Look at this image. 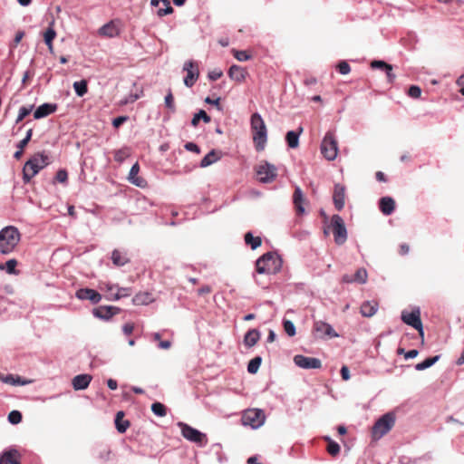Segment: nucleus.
<instances>
[{"instance_id": "79ce46f5", "label": "nucleus", "mask_w": 464, "mask_h": 464, "mask_svg": "<svg viewBox=\"0 0 464 464\" xmlns=\"http://www.w3.org/2000/svg\"><path fill=\"white\" fill-rule=\"evenodd\" d=\"M371 67L372 69L382 70V71H392L393 67L392 64L387 63L382 60H374L371 63Z\"/></svg>"}, {"instance_id": "864d4df0", "label": "nucleus", "mask_w": 464, "mask_h": 464, "mask_svg": "<svg viewBox=\"0 0 464 464\" xmlns=\"http://www.w3.org/2000/svg\"><path fill=\"white\" fill-rule=\"evenodd\" d=\"M337 70L341 74L346 75L351 72V67L346 61H341L337 64Z\"/></svg>"}, {"instance_id": "c9c22d12", "label": "nucleus", "mask_w": 464, "mask_h": 464, "mask_svg": "<svg viewBox=\"0 0 464 464\" xmlns=\"http://www.w3.org/2000/svg\"><path fill=\"white\" fill-rule=\"evenodd\" d=\"M245 243L250 246L251 249L255 250L262 244V239L260 237H254L251 232H247L244 237Z\"/></svg>"}, {"instance_id": "bf43d9fd", "label": "nucleus", "mask_w": 464, "mask_h": 464, "mask_svg": "<svg viewBox=\"0 0 464 464\" xmlns=\"http://www.w3.org/2000/svg\"><path fill=\"white\" fill-rule=\"evenodd\" d=\"M223 75V72L219 69L212 70L208 72V77L210 81H217Z\"/></svg>"}, {"instance_id": "cd10ccee", "label": "nucleus", "mask_w": 464, "mask_h": 464, "mask_svg": "<svg viewBox=\"0 0 464 464\" xmlns=\"http://www.w3.org/2000/svg\"><path fill=\"white\" fill-rule=\"evenodd\" d=\"M56 37V32L53 28V22H52L46 31L44 33V40L45 44L48 47V50L51 53H53V41Z\"/></svg>"}, {"instance_id": "09e8293b", "label": "nucleus", "mask_w": 464, "mask_h": 464, "mask_svg": "<svg viewBox=\"0 0 464 464\" xmlns=\"http://www.w3.org/2000/svg\"><path fill=\"white\" fill-rule=\"evenodd\" d=\"M165 106L172 112L174 113L176 111V107L174 103V98L172 95L171 91L169 90L165 96Z\"/></svg>"}, {"instance_id": "dca6fc26", "label": "nucleus", "mask_w": 464, "mask_h": 464, "mask_svg": "<svg viewBox=\"0 0 464 464\" xmlns=\"http://www.w3.org/2000/svg\"><path fill=\"white\" fill-rule=\"evenodd\" d=\"M120 312V308L116 306H99L97 308H94L92 310L93 316L102 319V320H109L111 319L114 314H118Z\"/></svg>"}, {"instance_id": "680f3d73", "label": "nucleus", "mask_w": 464, "mask_h": 464, "mask_svg": "<svg viewBox=\"0 0 464 464\" xmlns=\"http://www.w3.org/2000/svg\"><path fill=\"white\" fill-rule=\"evenodd\" d=\"M128 116H119L112 121V125L114 128H119L121 125H122L124 122L128 121Z\"/></svg>"}, {"instance_id": "c756f323", "label": "nucleus", "mask_w": 464, "mask_h": 464, "mask_svg": "<svg viewBox=\"0 0 464 464\" xmlns=\"http://www.w3.org/2000/svg\"><path fill=\"white\" fill-rule=\"evenodd\" d=\"M18 452L15 450L4 452L0 456V464H21L17 459Z\"/></svg>"}, {"instance_id": "6ab92c4d", "label": "nucleus", "mask_w": 464, "mask_h": 464, "mask_svg": "<svg viewBox=\"0 0 464 464\" xmlns=\"http://www.w3.org/2000/svg\"><path fill=\"white\" fill-rule=\"evenodd\" d=\"M344 199H345V188L343 186L340 184H336L334 186V192L333 196V200L334 207L337 210H342L344 207Z\"/></svg>"}, {"instance_id": "4be33fe9", "label": "nucleus", "mask_w": 464, "mask_h": 464, "mask_svg": "<svg viewBox=\"0 0 464 464\" xmlns=\"http://www.w3.org/2000/svg\"><path fill=\"white\" fill-rule=\"evenodd\" d=\"M150 5L152 6L159 7L157 11V14L159 16L169 14L173 12V8L171 7L169 0H150Z\"/></svg>"}, {"instance_id": "c03bdc74", "label": "nucleus", "mask_w": 464, "mask_h": 464, "mask_svg": "<svg viewBox=\"0 0 464 464\" xmlns=\"http://www.w3.org/2000/svg\"><path fill=\"white\" fill-rule=\"evenodd\" d=\"M325 440L328 441L327 451L332 456H336L340 452V446L337 442L332 440L329 437H326Z\"/></svg>"}, {"instance_id": "4d7b16f0", "label": "nucleus", "mask_w": 464, "mask_h": 464, "mask_svg": "<svg viewBox=\"0 0 464 464\" xmlns=\"http://www.w3.org/2000/svg\"><path fill=\"white\" fill-rule=\"evenodd\" d=\"M408 94L409 96H411V98H414V99H417L420 96L421 94V90L419 86L417 85H411L410 88H409V91H408Z\"/></svg>"}, {"instance_id": "412c9836", "label": "nucleus", "mask_w": 464, "mask_h": 464, "mask_svg": "<svg viewBox=\"0 0 464 464\" xmlns=\"http://www.w3.org/2000/svg\"><path fill=\"white\" fill-rule=\"evenodd\" d=\"M92 379V376L86 373L76 375L72 381V387L75 391L85 390L89 386Z\"/></svg>"}, {"instance_id": "b1692460", "label": "nucleus", "mask_w": 464, "mask_h": 464, "mask_svg": "<svg viewBox=\"0 0 464 464\" xmlns=\"http://www.w3.org/2000/svg\"><path fill=\"white\" fill-rule=\"evenodd\" d=\"M293 202H294L295 208L296 209V212L300 215L304 214V197L303 191L300 188V187H295V192L293 195Z\"/></svg>"}, {"instance_id": "5701e85b", "label": "nucleus", "mask_w": 464, "mask_h": 464, "mask_svg": "<svg viewBox=\"0 0 464 464\" xmlns=\"http://www.w3.org/2000/svg\"><path fill=\"white\" fill-rule=\"evenodd\" d=\"M99 33L104 36L115 37L120 34V28L114 21H111L102 25L100 28Z\"/></svg>"}, {"instance_id": "338daca9", "label": "nucleus", "mask_w": 464, "mask_h": 464, "mask_svg": "<svg viewBox=\"0 0 464 464\" xmlns=\"http://www.w3.org/2000/svg\"><path fill=\"white\" fill-rule=\"evenodd\" d=\"M341 376L344 381H348L350 379V371L347 366L343 365L341 368Z\"/></svg>"}, {"instance_id": "bb28decb", "label": "nucleus", "mask_w": 464, "mask_h": 464, "mask_svg": "<svg viewBox=\"0 0 464 464\" xmlns=\"http://www.w3.org/2000/svg\"><path fill=\"white\" fill-rule=\"evenodd\" d=\"M260 339V332L256 329H251L246 332V334L244 336V344L245 346L251 348Z\"/></svg>"}, {"instance_id": "603ef678", "label": "nucleus", "mask_w": 464, "mask_h": 464, "mask_svg": "<svg viewBox=\"0 0 464 464\" xmlns=\"http://www.w3.org/2000/svg\"><path fill=\"white\" fill-rule=\"evenodd\" d=\"M130 295V288L121 287L118 289V292L113 295V297L109 298L110 300H119L121 297L129 296Z\"/></svg>"}, {"instance_id": "8fccbe9b", "label": "nucleus", "mask_w": 464, "mask_h": 464, "mask_svg": "<svg viewBox=\"0 0 464 464\" xmlns=\"http://www.w3.org/2000/svg\"><path fill=\"white\" fill-rule=\"evenodd\" d=\"M8 421L11 424H18L22 421V413L19 411L14 410L8 414Z\"/></svg>"}, {"instance_id": "aec40b11", "label": "nucleus", "mask_w": 464, "mask_h": 464, "mask_svg": "<svg viewBox=\"0 0 464 464\" xmlns=\"http://www.w3.org/2000/svg\"><path fill=\"white\" fill-rule=\"evenodd\" d=\"M0 381L13 386H24L32 382L31 380L24 379L19 375L14 374L0 375Z\"/></svg>"}, {"instance_id": "2f4dec72", "label": "nucleus", "mask_w": 464, "mask_h": 464, "mask_svg": "<svg viewBox=\"0 0 464 464\" xmlns=\"http://www.w3.org/2000/svg\"><path fill=\"white\" fill-rule=\"evenodd\" d=\"M228 76L232 80H234V81H236L237 82H243L245 80V77H246L243 69L240 66L236 65V64L232 65L229 68V70H228Z\"/></svg>"}, {"instance_id": "f03ea898", "label": "nucleus", "mask_w": 464, "mask_h": 464, "mask_svg": "<svg viewBox=\"0 0 464 464\" xmlns=\"http://www.w3.org/2000/svg\"><path fill=\"white\" fill-rule=\"evenodd\" d=\"M21 238L19 230L13 226H7L0 230V253L8 255L14 251Z\"/></svg>"}, {"instance_id": "774afa93", "label": "nucleus", "mask_w": 464, "mask_h": 464, "mask_svg": "<svg viewBox=\"0 0 464 464\" xmlns=\"http://www.w3.org/2000/svg\"><path fill=\"white\" fill-rule=\"evenodd\" d=\"M133 324L130 323H127L122 326V331L126 335H130L133 332Z\"/></svg>"}, {"instance_id": "0eeeda50", "label": "nucleus", "mask_w": 464, "mask_h": 464, "mask_svg": "<svg viewBox=\"0 0 464 464\" xmlns=\"http://www.w3.org/2000/svg\"><path fill=\"white\" fill-rule=\"evenodd\" d=\"M321 152L329 161L336 159L338 153V143L332 131H327L321 143Z\"/></svg>"}, {"instance_id": "9b49d317", "label": "nucleus", "mask_w": 464, "mask_h": 464, "mask_svg": "<svg viewBox=\"0 0 464 464\" xmlns=\"http://www.w3.org/2000/svg\"><path fill=\"white\" fill-rule=\"evenodd\" d=\"M183 71L187 72L184 78V84L190 88L199 77L198 63L192 60L185 62Z\"/></svg>"}, {"instance_id": "052dcab7", "label": "nucleus", "mask_w": 464, "mask_h": 464, "mask_svg": "<svg viewBox=\"0 0 464 464\" xmlns=\"http://www.w3.org/2000/svg\"><path fill=\"white\" fill-rule=\"evenodd\" d=\"M68 179V174L65 169H59L56 173V180L58 182H65Z\"/></svg>"}, {"instance_id": "a878e982", "label": "nucleus", "mask_w": 464, "mask_h": 464, "mask_svg": "<svg viewBox=\"0 0 464 464\" xmlns=\"http://www.w3.org/2000/svg\"><path fill=\"white\" fill-rule=\"evenodd\" d=\"M378 304L375 301H365L361 305V314L364 317H371L376 314Z\"/></svg>"}, {"instance_id": "f8f14e48", "label": "nucleus", "mask_w": 464, "mask_h": 464, "mask_svg": "<svg viewBox=\"0 0 464 464\" xmlns=\"http://www.w3.org/2000/svg\"><path fill=\"white\" fill-rule=\"evenodd\" d=\"M256 174L259 181L262 183H270L274 181L277 176V169L275 165L265 162L258 166Z\"/></svg>"}, {"instance_id": "4468645a", "label": "nucleus", "mask_w": 464, "mask_h": 464, "mask_svg": "<svg viewBox=\"0 0 464 464\" xmlns=\"http://www.w3.org/2000/svg\"><path fill=\"white\" fill-rule=\"evenodd\" d=\"M295 365L302 369H319L322 367V362L314 357H307L302 354H297L294 357Z\"/></svg>"}, {"instance_id": "69168bd1", "label": "nucleus", "mask_w": 464, "mask_h": 464, "mask_svg": "<svg viewBox=\"0 0 464 464\" xmlns=\"http://www.w3.org/2000/svg\"><path fill=\"white\" fill-rule=\"evenodd\" d=\"M219 101H220V98H217L215 100L211 99L210 97H207L205 99V102L208 103V104H213L215 106H217V108L219 110V111H222V107L220 106L219 104Z\"/></svg>"}, {"instance_id": "37998d69", "label": "nucleus", "mask_w": 464, "mask_h": 464, "mask_svg": "<svg viewBox=\"0 0 464 464\" xmlns=\"http://www.w3.org/2000/svg\"><path fill=\"white\" fill-rule=\"evenodd\" d=\"M34 110V105L29 106H22L19 109L17 118L15 120V123H19L22 121L27 115H29Z\"/></svg>"}, {"instance_id": "de8ad7c7", "label": "nucleus", "mask_w": 464, "mask_h": 464, "mask_svg": "<svg viewBox=\"0 0 464 464\" xmlns=\"http://www.w3.org/2000/svg\"><path fill=\"white\" fill-rule=\"evenodd\" d=\"M17 265V261L15 259H9L6 261L5 265H0V269L5 268L7 274L14 275L16 274L15 266Z\"/></svg>"}, {"instance_id": "49530a36", "label": "nucleus", "mask_w": 464, "mask_h": 464, "mask_svg": "<svg viewBox=\"0 0 464 464\" xmlns=\"http://www.w3.org/2000/svg\"><path fill=\"white\" fill-rule=\"evenodd\" d=\"M151 411L152 412L160 417H163L167 414L166 407L160 402H154L151 405Z\"/></svg>"}, {"instance_id": "0e129e2a", "label": "nucleus", "mask_w": 464, "mask_h": 464, "mask_svg": "<svg viewBox=\"0 0 464 464\" xmlns=\"http://www.w3.org/2000/svg\"><path fill=\"white\" fill-rule=\"evenodd\" d=\"M24 36V31H18L15 34V36L14 38L13 47H16L20 44V42L22 41Z\"/></svg>"}, {"instance_id": "ea45409f", "label": "nucleus", "mask_w": 464, "mask_h": 464, "mask_svg": "<svg viewBox=\"0 0 464 464\" xmlns=\"http://www.w3.org/2000/svg\"><path fill=\"white\" fill-rule=\"evenodd\" d=\"M368 273L365 268L361 267L353 275V283L365 284L367 282Z\"/></svg>"}, {"instance_id": "ddd939ff", "label": "nucleus", "mask_w": 464, "mask_h": 464, "mask_svg": "<svg viewBox=\"0 0 464 464\" xmlns=\"http://www.w3.org/2000/svg\"><path fill=\"white\" fill-rule=\"evenodd\" d=\"M314 335L317 338H324V337H338V334L334 330L331 324L323 322V321H315L314 323L313 327Z\"/></svg>"}, {"instance_id": "473e14b6", "label": "nucleus", "mask_w": 464, "mask_h": 464, "mask_svg": "<svg viewBox=\"0 0 464 464\" xmlns=\"http://www.w3.org/2000/svg\"><path fill=\"white\" fill-rule=\"evenodd\" d=\"M153 301V297L151 294L144 292V293H139L134 295L132 298V303L135 305H145L149 304Z\"/></svg>"}, {"instance_id": "f257e3e1", "label": "nucleus", "mask_w": 464, "mask_h": 464, "mask_svg": "<svg viewBox=\"0 0 464 464\" xmlns=\"http://www.w3.org/2000/svg\"><path fill=\"white\" fill-rule=\"evenodd\" d=\"M50 164V160L44 152H37L34 154L24 164L23 168V180L28 183L39 173L41 169Z\"/></svg>"}, {"instance_id": "39448f33", "label": "nucleus", "mask_w": 464, "mask_h": 464, "mask_svg": "<svg viewBox=\"0 0 464 464\" xmlns=\"http://www.w3.org/2000/svg\"><path fill=\"white\" fill-rule=\"evenodd\" d=\"M395 414L392 411L383 414L379 418L372 429V433L374 439H381L387 434L395 424Z\"/></svg>"}, {"instance_id": "3c124183", "label": "nucleus", "mask_w": 464, "mask_h": 464, "mask_svg": "<svg viewBox=\"0 0 464 464\" xmlns=\"http://www.w3.org/2000/svg\"><path fill=\"white\" fill-rule=\"evenodd\" d=\"M284 330L289 336L295 335V326L294 323L290 320H284L283 322Z\"/></svg>"}, {"instance_id": "13d9d810", "label": "nucleus", "mask_w": 464, "mask_h": 464, "mask_svg": "<svg viewBox=\"0 0 464 464\" xmlns=\"http://www.w3.org/2000/svg\"><path fill=\"white\" fill-rule=\"evenodd\" d=\"M234 56L240 62H246L250 59V55L246 51H236Z\"/></svg>"}, {"instance_id": "f3484780", "label": "nucleus", "mask_w": 464, "mask_h": 464, "mask_svg": "<svg viewBox=\"0 0 464 464\" xmlns=\"http://www.w3.org/2000/svg\"><path fill=\"white\" fill-rule=\"evenodd\" d=\"M56 103H44L40 105L34 112V118L35 120H40L49 116L50 114L55 112L57 111Z\"/></svg>"}, {"instance_id": "a19ab883", "label": "nucleus", "mask_w": 464, "mask_h": 464, "mask_svg": "<svg viewBox=\"0 0 464 464\" xmlns=\"http://www.w3.org/2000/svg\"><path fill=\"white\" fill-rule=\"evenodd\" d=\"M262 362V358L260 356H256L252 360L249 361L247 364V372L251 374H255L257 372Z\"/></svg>"}, {"instance_id": "393cba45", "label": "nucleus", "mask_w": 464, "mask_h": 464, "mask_svg": "<svg viewBox=\"0 0 464 464\" xmlns=\"http://www.w3.org/2000/svg\"><path fill=\"white\" fill-rule=\"evenodd\" d=\"M380 209L381 211L386 215H391L395 208V201L391 197H383L380 199Z\"/></svg>"}, {"instance_id": "6e6552de", "label": "nucleus", "mask_w": 464, "mask_h": 464, "mask_svg": "<svg viewBox=\"0 0 464 464\" xmlns=\"http://www.w3.org/2000/svg\"><path fill=\"white\" fill-rule=\"evenodd\" d=\"M334 242L338 246L343 245L348 237L347 229L343 218L339 215H334L331 219Z\"/></svg>"}, {"instance_id": "4c0bfd02", "label": "nucleus", "mask_w": 464, "mask_h": 464, "mask_svg": "<svg viewBox=\"0 0 464 464\" xmlns=\"http://www.w3.org/2000/svg\"><path fill=\"white\" fill-rule=\"evenodd\" d=\"M200 120H202L206 123H208L211 121L210 117L207 114V112L204 110H200L198 113L194 114L191 120V125L194 127L198 126Z\"/></svg>"}, {"instance_id": "1a4fd4ad", "label": "nucleus", "mask_w": 464, "mask_h": 464, "mask_svg": "<svg viewBox=\"0 0 464 464\" xmlns=\"http://www.w3.org/2000/svg\"><path fill=\"white\" fill-rule=\"evenodd\" d=\"M265 413L260 409L246 410L242 415L243 425L250 426L252 429L260 428L265 423Z\"/></svg>"}, {"instance_id": "72a5a7b5", "label": "nucleus", "mask_w": 464, "mask_h": 464, "mask_svg": "<svg viewBox=\"0 0 464 464\" xmlns=\"http://www.w3.org/2000/svg\"><path fill=\"white\" fill-rule=\"evenodd\" d=\"M111 261L117 266H122L129 262L125 253L121 252L118 249H114L111 253Z\"/></svg>"}, {"instance_id": "c85d7f7f", "label": "nucleus", "mask_w": 464, "mask_h": 464, "mask_svg": "<svg viewBox=\"0 0 464 464\" xmlns=\"http://www.w3.org/2000/svg\"><path fill=\"white\" fill-rule=\"evenodd\" d=\"M302 131H303V129L299 128V130L297 131L289 130L286 133L285 140H286V142H287V145L289 146V148L295 149V148L298 147L299 137H300V134L302 133Z\"/></svg>"}, {"instance_id": "a18cd8bd", "label": "nucleus", "mask_w": 464, "mask_h": 464, "mask_svg": "<svg viewBox=\"0 0 464 464\" xmlns=\"http://www.w3.org/2000/svg\"><path fill=\"white\" fill-rule=\"evenodd\" d=\"M129 156L130 151L128 148H122L114 152V160L120 163L123 162Z\"/></svg>"}, {"instance_id": "7ed1b4c3", "label": "nucleus", "mask_w": 464, "mask_h": 464, "mask_svg": "<svg viewBox=\"0 0 464 464\" xmlns=\"http://www.w3.org/2000/svg\"><path fill=\"white\" fill-rule=\"evenodd\" d=\"M250 125L253 131V140L256 149L261 151L265 149L267 140V130L262 116L258 112L252 114Z\"/></svg>"}, {"instance_id": "423d86ee", "label": "nucleus", "mask_w": 464, "mask_h": 464, "mask_svg": "<svg viewBox=\"0 0 464 464\" xmlns=\"http://www.w3.org/2000/svg\"><path fill=\"white\" fill-rule=\"evenodd\" d=\"M182 436L188 441L194 442L198 446H205L208 443L207 435L198 430L189 426L185 422H178Z\"/></svg>"}, {"instance_id": "6e6d98bb", "label": "nucleus", "mask_w": 464, "mask_h": 464, "mask_svg": "<svg viewBox=\"0 0 464 464\" xmlns=\"http://www.w3.org/2000/svg\"><path fill=\"white\" fill-rule=\"evenodd\" d=\"M140 95L138 93H130L123 100L121 101V105H127L129 103L135 102L138 99H140Z\"/></svg>"}, {"instance_id": "7c9ffc66", "label": "nucleus", "mask_w": 464, "mask_h": 464, "mask_svg": "<svg viewBox=\"0 0 464 464\" xmlns=\"http://www.w3.org/2000/svg\"><path fill=\"white\" fill-rule=\"evenodd\" d=\"M123 411H118L115 416V427L120 433H124L130 426L129 420H123Z\"/></svg>"}, {"instance_id": "a211bd4d", "label": "nucleus", "mask_w": 464, "mask_h": 464, "mask_svg": "<svg viewBox=\"0 0 464 464\" xmlns=\"http://www.w3.org/2000/svg\"><path fill=\"white\" fill-rule=\"evenodd\" d=\"M140 171V165L138 162L132 165L130 168V170L129 172L128 179L129 181L139 188H145L147 186V181L140 177L139 174Z\"/></svg>"}, {"instance_id": "e433bc0d", "label": "nucleus", "mask_w": 464, "mask_h": 464, "mask_svg": "<svg viewBox=\"0 0 464 464\" xmlns=\"http://www.w3.org/2000/svg\"><path fill=\"white\" fill-rule=\"evenodd\" d=\"M440 355H435L433 357L427 358L423 362L417 363L414 368L416 371L426 370L435 364L440 360Z\"/></svg>"}, {"instance_id": "2eb2a0df", "label": "nucleus", "mask_w": 464, "mask_h": 464, "mask_svg": "<svg viewBox=\"0 0 464 464\" xmlns=\"http://www.w3.org/2000/svg\"><path fill=\"white\" fill-rule=\"evenodd\" d=\"M75 296L80 300H89L93 304L102 300L101 294L91 288H80L76 291Z\"/></svg>"}, {"instance_id": "5fc2aeb1", "label": "nucleus", "mask_w": 464, "mask_h": 464, "mask_svg": "<svg viewBox=\"0 0 464 464\" xmlns=\"http://www.w3.org/2000/svg\"><path fill=\"white\" fill-rule=\"evenodd\" d=\"M32 135H33V130L32 129H29L26 132V135L25 137L20 140L17 144V149H21V150H24V147L28 144V142L30 141L31 138H32Z\"/></svg>"}, {"instance_id": "58836bf2", "label": "nucleus", "mask_w": 464, "mask_h": 464, "mask_svg": "<svg viewBox=\"0 0 464 464\" xmlns=\"http://www.w3.org/2000/svg\"><path fill=\"white\" fill-rule=\"evenodd\" d=\"M73 89L79 97L84 96L88 92L87 82L85 80L74 82Z\"/></svg>"}, {"instance_id": "e2e57ef3", "label": "nucleus", "mask_w": 464, "mask_h": 464, "mask_svg": "<svg viewBox=\"0 0 464 464\" xmlns=\"http://www.w3.org/2000/svg\"><path fill=\"white\" fill-rule=\"evenodd\" d=\"M184 147L188 151H192L197 154H198L200 152L199 147L194 142H187Z\"/></svg>"}, {"instance_id": "f704fd0d", "label": "nucleus", "mask_w": 464, "mask_h": 464, "mask_svg": "<svg viewBox=\"0 0 464 464\" xmlns=\"http://www.w3.org/2000/svg\"><path fill=\"white\" fill-rule=\"evenodd\" d=\"M219 155L218 153L215 150H212L211 151H209L200 161V167L202 168H206V167H208L210 166L211 164L217 162L218 160H219Z\"/></svg>"}, {"instance_id": "9d476101", "label": "nucleus", "mask_w": 464, "mask_h": 464, "mask_svg": "<svg viewBox=\"0 0 464 464\" xmlns=\"http://www.w3.org/2000/svg\"><path fill=\"white\" fill-rule=\"evenodd\" d=\"M401 321L417 330L421 337L424 335L423 325L420 319V310L415 307L411 312L403 310L401 315Z\"/></svg>"}, {"instance_id": "20e7f679", "label": "nucleus", "mask_w": 464, "mask_h": 464, "mask_svg": "<svg viewBox=\"0 0 464 464\" xmlns=\"http://www.w3.org/2000/svg\"><path fill=\"white\" fill-rule=\"evenodd\" d=\"M256 267L259 274L274 275L280 271L282 260L278 255L267 252L256 260Z\"/></svg>"}]
</instances>
